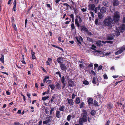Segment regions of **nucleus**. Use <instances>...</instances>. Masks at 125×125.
Masks as SVG:
<instances>
[{"instance_id": "nucleus-48", "label": "nucleus", "mask_w": 125, "mask_h": 125, "mask_svg": "<svg viewBox=\"0 0 125 125\" xmlns=\"http://www.w3.org/2000/svg\"><path fill=\"white\" fill-rule=\"evenodd\" d=\"M89 6L90 8H95V6L94 4H92L91 5H89Z\"/></svg>"}, {"instance_id": "nucleus-4", "label": "nucleus", "mask_w": 125, "mask_h": 125, "mask_svg": "<svg viewBox=\"0 0 125 125\" xmlns=\"http://www.w3.org/2000/svg\"><path fill=\"white\" fill-rule=\"evenodd\" d=\"M124 50H125V47H122L120 49L116 52L115 53L116 55H118L122 53Z\"/></svg>"}, {"instance_id": "nucleus-25", "label": "nucleus", "mask_w": 125, "mask_h": 125, "mask_svg": "<svg viewBox=\"0 0 125 125\" xmlns=\"http://www.w3.org/2000/svg\"><path fill=\"white\" fill-rule=\"evenodd\" d=\"M51 45L52 47H54L55 48H57L61 50H62V51H63V49L62 48H61V47H59L58 46H56V45H53V44H51Z\"/></svg>"}, {"instance_id": "nucleus-11", "label": "nucleus", "mask_w": 125, "mask_h": 125, "mask_svg": "<svg viewBox=\"0 0 125 125\" xmlns=\"http://www.w3.org/2000/svg\"><path fill=\"white\" fill-rule=\"evenodd\" d=\"M120 30L121 32H123L125 30V24H122L121 26L120 27Z\"/></svg>"}, {"instance_id": "nucleus-8", "label": "nucleus", "mask_w": 125, "mask_h": 125, "mask_svg": "<svg viewBox=\"0 0 125 125\" xmlns=\"http://www.w3.org/2000/svg\"><path fill=\"white\" fill-rule=\"evenodd\" d=\"M68 85L70 87H73L74 85V81L70 79L68 81Z\"/></svg>"}, {"instance_id": "nucleus-38", "label": "nucleus", "mask_w": 125, "mask_h": 125, "mask_svg": "<svg viewBox=\"0 0 125 125\" xmlns=\"http://www.w3.org/2000/svg\"><path fill=\"white\" fill-rule=\"evenodd\" d=\"M98 19H96L95 21V24L96 25H99L100 23H98Z\"/></svg>"}, {"instance_id": "nucleus-40", "label": "nucleus", "mask_w": 125, "mask_h": 125, "mask_svg": "<svg viewBox=\"0 0 125 125\" xmlns=\"http://www.w3.org/2000/svg\"><path fill=\"white\" fill-rule=\"evenodd\" d=\"M84 104V103L83 102H82L81 103L80 106V108H82L83 107Z\"/></svg>"}, {"instance_id": "nucleus-16", "label": "nucleus", "mask_w": 125, "mask_h": 125, "mask_svg": "<svg viewBox=\"0 0 125 125\" xmlns=\"http://www.w3.org/2000/svg\"><path fill=\"white\" fill-rule=\"evenodd\" d=\"M98 79L96 77H94L93 78L92 81V83L94 84H96L98 81Z\"/></svg>"}, {"instance_id": "nucleus-12", "label": "nucleus", "mask_w": 125, "mask_h": 125, "mask_svg": "<svg viewBox=\"0 0 125 125\" xmlns=\"http://www.w3.org/2000/svg\"><path fill=\"white\" fill-rule=\"evenodd\" d=\"M113 105L111 102L107 104V109H111L113 108Z\"/></svg>"}, {"instance_id": "nucleus-50", "label": "nucleus", "mask_w": 125, "mask_h": 125, "mask_svg": "<svg viewBox=\"0 0 125 125\" xmlns=\"http://www.w3.org/2000/svg\"><path fill=\"white\" fill-rule=\"evenodd\" d=\"M52 82V81L50 80H46V83L47 84H49L50 83Z\"/></svg>"}, {"instance_id": "nucleus-37", "label": "nucleus", "mask_w": 125, "mask_h": 125, "mask_svg": "<svg viewBox=\"0 0 125 125\" xmlns=\"http://www.w3.org/2000/svg\"><path fill=\"white\" fill-rule=\"evenodd\" d=\"M83 83L86 85H88L89 84V83L88 81L86 80H85L83 82Z\"/></svg>"}, {"instance_id": "nucleus-14", "label": "nucleus", "mask_w": 125, "mask_h": 125, "mask_svg": "<svg viewBox=\"0 0 125 125\" xmlns=\"http://www.w3.org/2000/svg\"><path fill=\"white\" fill-rule=\"evenodd\" d=\"M68 100V103L69 104L70 106H72L74 104L73 100L72 99H70L68 98L67 99Z\"/></svg>"}, {"instance_id": "nucleus-32", "label": "nucleus", "mask_w": 125, "mask_h": 125, "mask_svg": "<svg viewBox=\"0 0 125 125\" xmlns=\"http://www.w3.org/2000/svg\"><path fill=\"white\" fill-rule=\"evenodd\" d=\"M48 86H50L51 89L52 90H53L55 88V85L54 84L49 85Z\"/></svg>"}, {"instance_id": "nucleus-9", "label": "nucleus", "mask_w": 125, "mask_h": 125, "mask_svg": "<svg viewBox=\"0 0 125 125\" xmlns=\"http://www.w3.org/2000/svg\"><path fill=\"white\" fill-rule=\"evenodd\" d=\"M75 38L76 39L78 42L80 44H81V41H83V38L81 36H76L75 37Z\"/></svg>"}, {"instance_id": "nucleus-6", "label": "nucleus", "mask_w": 125, "mask_h": 125, "mask_svg": "<svg viewBox=\"0 0 125 125\" xmlns=\"http://www.w3.org/2000/svg\"><path fill=\"white\" fill-rule=\"evenodd\" d=\"M60 68L63 71H66L67 70V67L63 63L60 64Z\"/></svg>"}, {"instance_id": "nucleus-3", "label": "nucleus", "mask_w": 125, "mask_h": 125, "mask_svg": "<svg viewBox=\"0 0 125 125\" xmlns=\"http://www.w3.org/2000/svg\"><path fill=\"white\" fill-rule=\"evenodd\" d=\"M82 112L83 113L81 114V115L82 116V118L87 120V115L86 110H83L82 111Z\"/></svg>"}, {"instance_id": "nucleus-29", "label": "nucleus", "mask_w": 125, "mask_h": 125, "mask_svg": "<svg viewBox=\"0 0 125 125\" xmlns=\"http://www.w3.org/2000/svg\"><path fill=\"white\" fill-rule=\"evenodd\" d=\"M98 16L99 18L102 19L103 18V15L100 13H98Z\"/></svg>"}, {"instance_id": "nucleus-39", "label": "nucleus", "mask_w": 125, "mask_h": 125, "mask_svg": "<svg viewBox=\"0 0 125 125\" xmlns=\"http://www.w3.org/2000/svg\"><path fill=\"white\" fill-rule=\"evenodd\" d=\"M65 78L64 76L62 77L61 81L62 83H65Z\"/></svg>"}, {"instance_id": "nucleus-17", "label": "nucleus", "mask_w": 125, "mask_h": 125, "mask_svg": "<svg viewBox=\"0 0 125 125\" xmlns=\"http://www.w3.org/2000/svg\"><path fill=\"white\" fill-rule=\"evenodd\" d=\"M119 18H117L116 17L113 16V20L115 23H117L119 20Z\"/></svg>"}, {"instance_id": "nucleus-45", "label": "nucleus", "mask_w": 125, "mask_h": 125, "mask_svg": "<svg viewBox=\"0 0 125 125\" xmlns=\"http://www.w3.org/2000/svg\"><path fill=\"white\" fill-rule=\"evenodd\" d=\"M113 39V38L112 36H108L107 37V40H111Z\"/></svg>"}, {"instance_id": "nucleus-10", "label": "nucleus", "mask_w": 125, "mask_h": 125, "mask_svg": "<svg viewBox=\"0 0 125 125\" xmlns=\"http://www.w3.org/2000/svg\"><path fill=\"white\" fill-rule=\"evenodd\" d=\"M87 120L84 119L82 118H80L79 120V123L81 125H82L83 122H87Z\"/></svg>"}, {"instance_id": "nucleus-43", "label": "nucleus", "mask_w": 125, "mask_h": 125, "mask_svg": "<svg viewBox=\"0 0 125 125\" xmlns=\"http://www.w3.org/2000/svg\"><path fill=\"white\" fill-rule=\"evenodd\" d=\"M66 83H62V89H63L64 88H65L66 86Z\"/></svg>"}, {"instance_id": "nucleus-36", "label": "nucleus", "mask_w": 125, "mask_h": 125, "mask_svg": "<svg viewBox=\"0 0 125 125\" xmlns=\"http://www.w3.org/2000/svg\"><path fill=\"white\" fill-rule=\"evenodd\" d=\"M71 29L73 30L75 29V27L74 26V23H72L71 24Z\"/></svg>"}, {"instance_id": "nucleus-19", "label": "nucleus", "mask_w": 125, "mask_h": 125, "mask_svg": "<svg viewBox=\"0 0 125 125\" xmlns=\"http://www.w3.org/2000/svg\"><path fill=\"white\" fill-rule=\"evenodd\" d=\"M60 111H57L56 113V117L58 118H59L61 117V114Z\"/></svg>"}, {"instance_id": "nucleus-5", "label": "nucleus", "mask_w": 125, "mask_h": 125, "mask_svg": "<svg viewBox=\"0 0 125 125\" xmlns=\"http://www.w3.org/2000/svg\"><path fill=\"white\" fill-rule=\"evenodd\" d=\"M64 58H63L62 57H59L57 58V62L59 64V65H60V64L63 63V62L64 61Z\"/></svg>"}, {"instance_id": "nucleus-54", "label": "nucleus", "mask_w": 125, "mask_h": 125, "mask_svg": "<svg viewBox=\"0 0 125 125\" xmlns=\"http://www.w3.org/2000/svg\"><path fill=\"white\" fill-rule=\"evenodd\" d=\"M106 42H107V43H109L111 44H112L113 43V41H106Z\"/></svg>"}, {"instance_id": "nucleus-42", "label": "nucleus", "mask_w": 125, "mask_h": 125, "mask_svg": "<svg viewBox=\"0 0 125 125\" xmlns=\"http://www.w3.org/2000/svg\"><path fill=\"white\" fill-rule=\"evenodd\" d=\"M55 99V96L53 95L52 97L51 100L50 101H49V102H50V101L51 102V103H52L53 102V100Z\"/></svg>"}, {"instance_id": "nucleus-46", "label": "nucleus", "mask_w": 125, "mask_h": 125, "mask_svg": "<svg viewBox=\"0 0 125 125\" xmlns=\"http://www.w3.org/2000/svg\"><path fill=\"white\" fill-rule=\"evenodd\" d=\"M49 96H46V97H42V100H43L44 101H45L47 99H48V98H49Z\"/></svg>"}, {"instance_id": "nucleus-13", "label": "nucleus", "mask_w": 125, "mask_h": 125, "mask_svg": "<svg viewBox=\"0 0 125 125\" xmlns=\"http://www.w3.org/2000/svg\"><path fill=\"white\" fill-rule=\"evenodd\" d=\"M87 102L89 105H91L93 104V100L92 98H89Z\"/></svg>"}, {"instance_id": "nucleus-33", "label": "nucleus", "mask_w": 125, "mask_h": 125, "mask_svg": "<svg viewBox=\"0 0 125 125\" xmlns=\"http://www.w3.org/2000/svg\"><path fill=\"white\" fill-rule=\"evenodd\" d=\"M103 4L106 7H108V2L107 1H104L103 2Z\"/></svg>"}, {"instance_id": "nucleus-57", "label": "nucleus", "mask_w": 125, "mask_h": 125, "mask_svg": "<svg viewBox=\"0 0 125 125\" xmlns=\"http://www.w3.org/2000/svg\"><path fill=\"white\" fill-rule=\"evenodd\" d=\"M86 9L87 8H82L81 11L83 12L86 11Z\"/></svg>"}, {"instance_id": "nucleus-51", "label": "nucleus", "mask_w": 125, "mask_h": 125, "mask_svg": "<svg viewBox=\"0 0 125 125\" xmlns=\"http://www.w3.org/2000/svg\"><path fill=\"white\" fill-rule=\"evenodd\" d=\"M96 46L94 45L93 44L92 45V47L91 48V49L92 50H94V48H96Z\"/></svg>"}, {"instance_id": "nucleus-47", "label": "nucleus", "mask_w": 125, "mask_h": 125, "mask_svg": "<svg viewBox=\"0 0 125 125\" xmlns=\"http://www.w3.org/2000/svg\"><path fill=\"white\" fill-rule=\"evenodd\" d=\"M103 77L104 79H107L108 78V77L107 75L106 74H104L103 75Z\"/></svg>"}, {"instance_id": "nucleus-31", "label": "nucleus", "mask_w": 125, "mask_h": 125, "mask_svg": "<svg viewBox=\"0 0 125 125\" xmlns=\"http://www.w3.org/2000/svg\"><path fill=\"white\" fill-rule=\"evenodd\" d=\"M93 105L94 106H99L98 103L96 100H94Z\"/></svg>"}, {"instance_id": "nucleus-28", "label": "nucleus", "mask_w": 125, "mask_h": 125, "mask_svg": "<svg viewBox=\"0 0 125 125\" xmlns=\"http://www.w3.org/2000/svg\"><path fill=\"white\" fill-rule=\"evenodd\" d=\"M51 121V120L50 119H48L43 122V123L44 124H47L48 123Z\"/></svg>"}, {"instance_id": "nucleus-58", "label": "nucleus", "mask_w": 125, "mask_h": 125, "mask_svg": "<svg viewBox=\"0 0 125 125\" xmlns=\"http://www.w3.org/2000/svg\"><path fill=\"white\" fill-rule=\"evenodd\" d=\"M71 21V20H70L69 21H66L64 23H65V24H68Z\"/></svg>"}, {"instance_id": "nucleus-60", "label": "nucleus", "mask_w": 125, "mask_h": 125, "mask_svg": "<svg viewBox=\"0 0 125 125\" xmlns=\"http://www.w3.org/2000/svg\"><path fill=\"white\" fill-rule=\"evenodd\" d=\"M102 68V67L101 65H100L99 66L98 68V70H101Z\"/></svg>"}, {"instance_id": "nucleus-55", "label": "nucleus", "mask_w": 125, "mask_h": 125, "mask_svg": "<svg viewBox=\"0 0 125 125\" xmlns=\"http://www.w3.org/2000/svg\"><path fill=\"white\" fill-rule=\"evenodd\" d=\"M86 32L87 33V34L88 35H92V33L91 32L89 31L88 30V32Z\"/></svg>"}, {"instance_id": "nucleus-1", "label": "nucleus", "mask_w": 125, "mask_h": 125, "mask_svg": "<svg viewBox=\"0 0 125 125\" xmlns=\"http://www.w3.org/2000/svg\"><path fill=\"white\" fill-rule=\"evenodd\" d=\"M104 24L105 26H107L109 29L112 27V24L113 23V19L110 16H108L104 21Z\"/></svg>"}, {"instance_id": "nucleus-64", "label": "nucleus", "mask_w": 125, "mask_h": 125, "mask_svg": "<svg viewBox=\"0 0 125 125\" xmlns=\"http://www.w3.org/2000/svg\"><path fill=\"white\" fill-rule=\"evenodd\" d=\"M79 66L80 68H82L84 67L83 65L82 64H80L79 65Z\"/></svg>"}, {"instance_id": "nucleus-18", "label": "nucleus", "mask_w": 125, "mask_h": 125, "mask_svg": "<svg viewBox=\"0 0 125 125\" xmlns=\"http://www.w3.org/2000/svg\"><path fill=\"white\" fill-rule=\"evenodd\" d=\"M114 16L120 18V14L119 12L116 11L114 13Z\"/></svg>"}, {"instance_id": "nucleus-2", "label": "nucleus", "mask_w": 125, "mask_h": 125, "mask_svg": "<svg viewBox=\"0 0 125 125\" xmlns=\"http://www.w3.org/2000/svg\"><path fill=\"white\" fill-rule=\"evenodd\" d=\"M75 14L76 15L75 19V25L79 29L80 27V23L82 21V19L80 16L77 14V8H73Z\"/></svg>"}, {"instance_id": "nucleus-22", "label": "nucleus", "mask_w": 125, "mask_h": 125, "mask_svg": "<svg viewBox=\"0 0 125 125\" xmlns=\"http://www.w3.org/2000/svg\"><path fill=\"white\" fill-rule=\"evenodd\" d=\"M1 57L0 58V61L4 63V55L1 54Z\"/></svg>"}, {"instance_id": "nucleus-35", "label": "nucleus", "mask_w": 125, "mask_h": 125, "mask_svg": "<svg viewBox=\"0 0 125 125\" xmlns=\"http://www.w3.org/2000/svg\"><path fill=\"white\" fill-rule=\"evenodd\" d=\"M87 40L89 42H93V39L89 37H87Z\"/></svg>"}, {"instance_id": "nucleus-49", "label": "nucleus", "mask_w": 125, "mask_h": 125, "mask_svg": "<svg viewBox=\"0 0 125 125\" xmlns=\"http://www.w3.org/2000/svg\"><path fill=\"white\" fill-rule=\"evenodd\" d=\"M68 15H69V16H70V18H72V19L74 18V15L73 14H71L70 15H67V16Z\"/></svg>"}, {"instance_id": "nucleus-30", "label": "nucleus", "mask_w": 125, "mask_h": 125, "mask_svg": "<svg viewBox=\"0 0 125 125\" xmlns=\"http://www.w3.org/2000/svg\"><path fill=\"white\" fill-rule=\"evenodd\" d=\"M90 113L92 115L94 116L96 114V112L94 110H92L91 111Z\"/></svg>"}, {"instance_id": "nucleus-20", "label": "nucleus", "mask_w": 125, "mask_h": 125, "mask_svg": "<svg viewBox=\"0 0 125 125\" xmlns=\"http://www.w3.org/2000/svg\"><path fill=\"white\" fill-rule=\"evenodd\" d=\"M52 62V59L50 58H49L48 59V61L46 62L47 65H49Z\"/></svg>"}, {"instance_id": "nucleus-52", "label": "nucleus", "mask_w": 125, "mask_h": 125, "mask_svg": "<svg viewBox=\"0 0 125 125\" xmlns=\"http://www.w3.org/2000/svg\"><path fill=\"white\" fill-rule=\"evenodd\" d=\"M93 66V64L92 63H90L88 66V67H92Z\"/></svg>"}, {"instance_id": "nucleus-34", "label": "nucleus", "mask_w": 125, "mask_h": 125, "mask_svg": "<svg viewBox=\"0 0 125 125\" xmlns=\"http://www.w3.org/2000/svg\"><path fill=\"white\" fill-rule=\"evenodd\" d=\"M88 29L87 28L85 25H83V31L84 32H86L88 31Z\"/></svg>"}, {"instance_id": "nucleus-56", "label": "nucleus", "mask_w": 125, "mask_h": 125, "mask_svg": "<svg viewBox=\"0 0 125 125\" xmlns=\"http://www.w3.org/2000/svg\"><path fill=\"white\" fill-rule=\"evenodd\" d=\"M116 36H119L120 35V33L119 31H117L115 34Z\"/></svg>"}, {"instance_id": "nucleus-59", "label": "nucleus", "mask_w": 125, "mask_h": 125, "mask_svg": "<svg viewBox=\"0 0 125 125\" xmlns=\"http://www.w3.org/2000/svg\"><path fill=\"white\" fill-rule=\"evenodd\" d=\"M80 29L81 30V31H82L83 30V25H81L80 26Z\"/></svg>"}, {"instance_id": "nucleus-61", "label": "nucleus", "mask_w": 125, "mask_h": 125, "mask_svg": "<svg viewBox=\"0 0 125 125\" xmlns=\"http://www.w3.org/2000/svg\"><path fill=\"white\" fill-rule=\"evenodd\" d=\"M75 96V95L74 93H73L72 95V99H74Z\"/></svg>"}, {"instance_id": "nucleus-53", "label": "nucleus", "mask_w": 125, "mask_h": 125, "mask_svg": "<svg viewBox=\"0 0 125 125\" xmlns=\"http://www.w3.org/2000/svg\"><path fill=\"white\" fill-rule=\"evenodd\" d=\"M11 22L12 23H14V22L15 20L14 19V17L13 16H12L11 17Z\"/></svg>"}, {"instance_id": "nucleus-63", "label": "nucleus", "mask_w": 125, "mask_h": 125, "mask_svg": "<svg viewBox=\"0 0 125 125\" xmlns=\"http://www.w3.org/2000/svg\"><path fill=\"white\" fill-rule=\"evenodd\" d=\"M91 72L92 73L94 76H95L96 75V73H95V72L94 71H93V70H91Z\"/></svg>"}, {"instance_id": "nucleus-7", "label": "nucleus", "mask_w": 125, "mask_h": 125, "mask_svg": "<svg viewBox=\"0 0 125 125\" xmlns=\"http://www.w3.org/2000/svg\"><path fill=\"white\" fill-rule=\"evenodd\" d=\"M92 10H94V8H90ZM97 8H95V11L97 10ZM98 10L100 9V8H98ZM106 8H100V11L102 13H104L106 11Z\"/></svg>"}, {"instance_id": "nucleus-44", "label": "nucleus", "mask_w": 125, "mask_h": 125, "mask_svg": "<svg viewBox=\"0 0 125 125\" xmlns=\"http://www.w3.org/2000/svg\"><path fill=\"white\" fill-rule=\"evenodd\" d=\"M12 25L14 29L16 31H17V28L15 24H14L13 23H12Z\"/></svg>"}, {"instance_id": "nucleus-26", "label": "nucleus", "mask_w": 125, "mask_h": 125, "mask_svg": "<svg viewBox=\"0 0 125 125\" xmlns=\"http://www.w3.org/2000/svg\"><path fill=\"white\" fill-rule=\"evenodd\" d=\"M56 88L58 89L59 90L61 89V85L59 83H57L55 85Z\"/></svg>"}, {"instance_id": "nucleus-15", "label": "nucleus", "mask_w": 125, "mask_h": 125, "mask_svg": "<svg viewBox=\"0 0 125 125\" xmlns=\"http://www.w3.org/2000/svg\"><path fill=\"white\" fill-rule=\"evenodd\" d=\"M31 53L32 55V58L33 60L36 59V57L35 55V53L33 52L32 50H31Z\"/></svg>"}, {"instance_id": "nucleus-24", "label": "nucleus", "mask_w": 125, "mask_h": 125, "mask_svg": "<svg viewBox=\"0 0 125 125\" xmlns=\"http://www.w3.org/2000/svg\"><path fill=\"white\" fill-rule=\"evenodd\" d=\"M80 99L79 98V97H78L76 99L75 102L77 104H79L80 102Z\"/></svg>"}, {"instance_id": "nucleus-21", "label": "nucleus", "mask_w": 125, "mask_h": 125, "mask_svg": "<svg viewBox=\"0 0 125 125\" xmlns=\"http://www.w3.org/2000/svg\"><path fill=\"white\" fill-rule=\"evenodd\" d=\"M101 41L100 40H99L96 43V44L97 46L99 47L102 46H103V44L101 43Z\"/></svg>"}, {"instance_id": "nucleus-27", "label": "nucleus", "mask_w": 125, "mask_h": 125, "mask_svg": "<svg viewBox=\"0 0 125 125\" xmlns=\"http://www.w3.org/2000/svg\"><path fill=\"white\" fill-rule=\"evenodd\" d=\"M65 109V108L64 106H60V107L59 108V110L63 111Z\"/></svg>"}, {"instance_id": "nucleus-62", "label": "nucleus", "mask_w": 125, "mask_h": 125, "mask_svg": "<svg viewBox=\"0 0 125 125\" xmlns=\"http://www.w3.org/2000/svg\"><path fill=\"white\" fill-rule=\"evenodd\" d=\"M110 122V120H108L107 122L106 125H109Z\"/></svg>"}, {"instance_id": "nucleus-41", "label": "nucleus", "mask_w": 125, "mask_h": 125, "mask_svg": "<svg viewBox=\"0 0 125 125\" xmlns=\"http://www.w3.org/2000/svg\"><path fill=\"white\" fill-rule=\"evenodd\" d=\"M72 116L70 115H69L67 118V120L68 121H69L71 119Z\"/></svg>"}, {"instance_id": "nucleus-23", "label": "nucleus", "mask_w": 125, "mask_h": 125, "mask_svg": "<svg viewBox=\"0 0 125 125\" xmlns=\"http://www.w3.org/2000/svg\"><path fill=\"white\" fill-rule=\"evenodd\" d=\"M113 4L114 6H117L119 4V1L117 0H115L113 1Z\"/></svg>"}]
</instances>
